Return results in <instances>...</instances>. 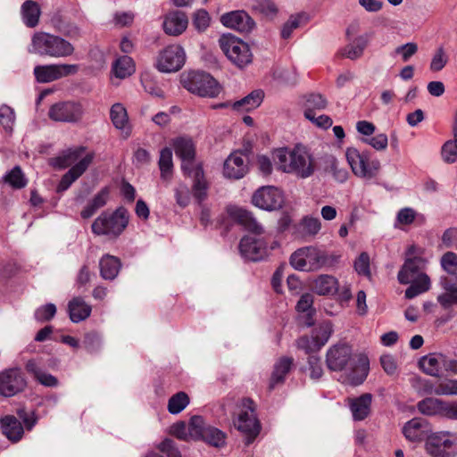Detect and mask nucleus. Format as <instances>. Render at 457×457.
Here are the masks:
<instances>
[{"label": "nucleus", "instance_id": "f257e3e1", "mask_svg": "<svg viewBox=\"0 0 457 457\" xmlns=\"http://www.w3.org/2000/svg\"><path fill=\"white\" fill-rule=\"evenodd\" d=\"M95 159V153L87 151L84 146H77L62 151L59 155L52 158L49 163L56 169L70 170L62 177L57 192L66 191L79 178H80Z\"/></svg>", "mask_w": 457, "mask_h": 457}, {"label": "nucleus", "instance_id": "f03ea898", "mask_svg": "<svg viewBox=\"0 0 457 457\" xmlns=\"http://www.w3.org/2000/svg\"><path fill=\"white\" fill-rule=\"evenodd\" d=\"M272 158L278 170L301 179H307L315 171L314 157L303 145H296L293 148L276 149L272 153Z\"/></svg>", "mask_w": 457, "mask_h": 457}, {"label": "nucleus", "instance_id": "7ed1b4c3", "mask_svg": "<svg viewBox=\"0 0 457 457\" xmlns=\"http://www.w3.org/2000/svg\"><path fill=\"white\" fill-rule=\"evenodd\" d=\"M426 259H404V262L397 274L399 283L411 286L405 290V297L408 299L423 294L430 289L429 277L422 272L427 266Z\"/></svg>", "mask_w": 457, "mask_h": 457}, {"label": "nucleus", "instance_id": "20e7f679", "mask_svg": "<svg viewBox=\"0 0 457 457\" xmlns=\"http://www.w3.org/2000/svg\"><path fill=\"white\" fill-rule=\"evenodd\" d=\"M29 52L40 56L67 58L75 53V46L58 35L37 31L32 35Z\"/></svg>", "mask_w": 457, "mask_h": 457}, {"label": "nucleus", "instance_id": "39448f33", "mask_svg": "<svg viewBox=\"0 0 457 457\" xmlns=\"http://www.w3.org/2000/svg\"><path fill=\"white\" fill-rule=\"evenodd\" d=\"M130 220L129 211L118 207L114 211L103 212L92 223V232L110 240L117 239L127 228Z\"/></svg>", "mask_w": 457, "mask_h": 457}, {"label": "nucleus", "instance_id": "423d86ee", "mask_svg": "<svg viewBox=\"0 0 457 457\" xmlns=\"http://www.w3.org/2000/svg\"><path fill=\"white\" fill-rule=\"evenodd\" d=\"M332 263V257L314 246L299 248L290 256V264L301 271H315Z\"/></svg>", "mask_w": 457, "mask_h": 457}, {"label": "nucleus", "instance_id": "0eeeda50", "mask_svg": "<svg viewBox=\"0 0 457 457\" xmlns=\"http://www.w3.org/2000/svg\"><path fill=\"white\" fill-rule=\"evenodd\" d=\"M346 160L353 173L362 179H375L380 170V162L369 152H360L356 148H348L345 153Z\"/></svg>", "mask_w": 457, "mask_h": 457}, {"label": "nucleus", "instance_id": "6e6552de", "mask_svg": "<svg viewBox=\"0 0 457 457\" xmlns=\"http://www.w3.org/2000/svg\"><path fill=\"white\" fill-rule=\"evenodd\" d=\"M219 46L227 58L240 69L253 61V54L248 44L236 36L222 35L219 39Z\"/></svg>", "mask_w": 457, "mask_h": 457}, {"label": "nucleus", "instance_id": "1a4fd4ad", "mask_svg": "<svg viewBox=\"0 0 457 457\" xmlns=\"http://www.w3.org/2000/svg\"><path fill=\"white\" fill-rule=\"evenodd\" d=\"M182 86L191 92L203 97H216L220 92L218 82L208 73L189 71L181 76Z\"/></svg>", "mask_w": 457, "mask_h": 457}, {"label": "nucleus", "instance_id": "9d476101", "mask_svg": "<svg viewBox=\"0 0 457 457\" xmlns=\"http://www.w3.org/2000/svg\"><path fill=\"white\" fill-rule=\"evenodd\" d=\"M425 451L430 457H455L457 435L448 431L431 433L425 441Z\"/></svg>", "mask_w": 457, "mask_h": 457}, {"label": "nucleus", "instance_id": "9b49d317", "mask_svg": "<svg viewBox=\"0 0 457 457\" xmlns=\"http://www.w3.org/2000/svg\"><path fill=\"white\" fill-rule=\"evenodd\" d=\"M235 427L246 436V445H250L260 432L261 427L255 414V406L251 399H243Z\"/></svg>", "mask_w": 457, "mask_h": 457}, {"label": "nucleus", "instance_id": "f8f14e48", "mask_svg": "<svg viewBox=\"0 0 457 457\" xmlns=\"http://www.w3.org/2000/svg\"><path fill=\"white\" fill-rule=\"evenodd\" d=\"M79 71V64L52 63L35 66L33 74L38 83H49L65 77L75 75Z\"/></svg>", "mask_w": 457, "mask_h": 457}, {"label": "nucleus", "instance_id": "ddd939ff", "mask_svg": "<svg viewBox=\"0 0 457 457\" xmlns=\"http://www.w3.org/2000/svg\"><path fill=\"white\" fill-rule=\"evenodd\" d=\"M83 114V105L75 101L58 102L48 111V117L57 122L76 123L82 119Z\"/></svg>", "mask_w": 457, "mask_h": 457}, {"label": "nucleus", "instance_id": "4468645a", "mask_svg": "<svg viewBox=\"0 0 457 457\" xmlns=\"http://www.w3.org/2000/svg\"><path fill=\"white\" fill-rule=\"evenodd\" d=\"M186 62V53L179 45H170L160 52L156 67L162 72L179 71Z\"/></svg>", "mask_w": 457, "mask_h": 457}, {"label": "nucleus", "instance_id": "2eb2a0df", "mask_svg": "<svg viewBox=\"0 0 457 457\" xmlns=\"http://www.w3.org/2000/svg\"><path fill=\"white\" fill-rule=\"evenodd\" d=\"M284 202L282 191L273 186L262 187L252 196L253 204L265 211L278 210L283 206Z\"/></svg>", "mask_w": 457, "mask_h": 457}, {"label": "nucleus", "instance_id": "dca6fc26", "mask_svg": "<svg viewBox=\"0 0 457 457\" xmlns=\"http://www.w3.org/2000/svg\"><path fill=\"white\" fill-rule=\"evenodd\" d=\"M353 351L347 344H337L330 346L326 353V364L328 370L341 371L352 368Z\"/></svg>", "mask_w": 457, "mask_h": 457}, {"label": "nucleus", "instance_id": "f3484780", "mask_svg": "<svg viewBox=\"0 0 457 457\" xmlns=\"http://www.w3.org/2000/svg\"><path fill=\"white\" fill-rule=\"evenodd\" d=\"M27 380L20 368H9L0 372V395L11 397L22 392Z\"/></svg>", "mask_w": 457, "mask_h": 457}, {"label": "nucleus", "instance_id": "a211bd4d", "mask_svg": "<svg viewBox=\"0 0 457 457\" xmlns=\"http://www.w3.org/2000/svg\"><path fill=\"white\" fill-rule=\"evenodd\" d=\"M420 368L424 373L432 377H438L442 369L457 373V361L447 360L439 353H430L423 356L419 361Z\"/></svg>", "mask_w": 457, "mask_h": 457}, {"label": "nucleus", "instance_id": "6ab92c4d", "mask_svg": "<svg viewBox=\"0 0 457 457\" xmlns=\"http://www.w3.org/2000/svg\"><path fill=\"white\" fill-rule=\"evenodd\" d=\"M175 154L182 160V170L186 175H191V170L201 164L195 162V147L191 138L180 137L172 142Z\"/></svg>", "mask_w": 457, "mask_h": 457}, {"label": "nucleus", "instance_id": "aec40b11", "mask_svg": "<svg viewBox=\"0 0 457 457\" xmlns=\"http://www.w3.org/2000/svg\"><path fill=\"white\" fill-rule=\"evenodd\" d=\"M266 245L264 238H255L253 236H245L240 241L239 250L243 257L256 262L265 256Z\"/></svg>", "mask_w": 457, "mask_h": 457}, {"label": "nucleus", "instance_id": "412c9836", "mask_svg": "<svg viewBox=\"0 0 457 457\" xmlns=\"http://www.w3.org/2000/svg\"><path fill=\"white\" fill-rule=\"evenodd\" d=\"M220 22L227 28L239 32H250L254 27L253 19L244 11H233L220 17Z\"/></svg>", "mask_w": 457, "mask_h": 457}, {"label": "nucleus", "instance_id": "4be33fe9", "mask_svg": "<svg viewBox=\"0 0 457 457\" xmlns=\"http://www.w3.org/2000/svg\"><path fill=\"white\" fill-rule=\"evenodd\" d=\"M248 171L245 157L242 152L236 151L226 159L223 166L225 177L233 179L243 178Z\"/></svg>", "mask_w": 457, "mask_h": 457}, {"label": "nucleus", "instance_id": "5701e85b", "mask_svg": "<svg viewBox=\"0 0 457 457\" xmlns=\"http://www.w3.org/2000/svg\"><path fill=\"white\" fill-rule=\"evenodd\" d=\"M228 212L231 218L243 225L245 228L251 233L256 236H262L264 234L263 227L256 220L249 211L237 206H230L228 208Z\"/></svg>", "mask_w": 457, "mask_h": 457}, {"label": "nucleus", "instance_id": "b1692460", "mask_svg": "<svg viewBox=\"0 0 457 457\" xmlns=\"http://www.w3.org/2000/svg\"><path fill=\"white\" fill-rule=\"evenodd\" d=\"M403 434L410 442H421L427 439L428 428L426 420L414 418L407 421L403 427Z\"/></svg>", "mask_w": 457, "mask_h": 457}, {"label": "nucleus", "instance_id": "393cba45", "mask_svg": "<svg viewBox=\"0 0 457 457\" xmlns=\"http://www.w3.org/2000/svg\"><path fill=\"white\" fill-rule=\"evenodd\" d=\"M188 20L187 15L180 11H175L168 13L163 21V29L166 34L170 36H179L187 28Z\"/></svg>", "mask_w": 457, "mask_h": 457}, {"label": "nucleus", "instance_id": "a878e982", "mask_svg": "<svg viewBox=\"0 0 457 457\" xmlns=\"http://www.w3.org/2000/svg\"><path fill=\"white\" fill-rule=\"evenodd\" d=\"M41 361L38 359H29L25 363V370L41 385L48 387L57 386V378L43 371L41 369Z\"/></svg>", "mask_w": 457, "mask_h": 457}, {"label": "nucleus", "instance_id": "bb28decb", "mask_svg": "<svg viewBox=\"0 0 457 457\" xmlns=\"http://www.w3.org/2000/svg\"><path fill=\"white\" fill-rule=\"evenodd\" d=\"M189 177H193V185H192V194L195 200L198 204L204 203L208 196V188L209 185L207 180L204 178V170L202 166H195L191 170V175Z\"/></svg>", "mask_w": 457, "mask_h": 457}, {"label": "nucleus", "instance_id": "cd10ccee", "mask_svg": "<svg viewBox=\"0 0 457 457\" xmlns=\"http://www.w3.org/2000/svg\"><path fill=\"white\" fill-rule=\"evenodd\" d=\"M372 395L363 394L356 398H349L348 404L354 420H363L370 413Z\"/></svg>", "mask_w": 457, "mask_h": 457}, {"label": "nucleus", "instance_id": "c85d7f7f", "mask_svg": "<svg viewBox=\"0 0 457 457\" xmlns=\"http://www.w3.org/2000/svg\"><path fill=\"white\" fill-rule=\"evenodd\" d=\"M294 360L291 357H281L274 364V370L272 371L269 388L272 390L278 384H282L285 381L286 376L290 371Z\"/></svg>", "mask_w": 457, "mask_h": 457}, {"label": "nucleus", "instance_id": "c756f323", "mask_svg": "<svg viewBox=\"0 0 457 457\" xmlns=\"http://www.w3.org/2000/svg\"><path fill=\"white\" fill-rule=\"evenodd\" d=\"M312 290L320 295L335 294L338 289V281L330 275H320L312 282Z\"/></svg>", "mask_w": 457, "mask_h": 457}, {"label": "nucleus", "instance_id": "7c9ffc66", "mask_svg": "<svg viewBox=\"0 0 457 457\" xmlns=\"http://www.w3.org/2000/svg\"><path fill=\"white\" fill-rule=\"evenodd\" d=\"M21 18L29 28H35L39 22L41 10L38 4L33 0L25 1L21 7Z\"/></svg>", "mask_w": 457, "mask_h": 457}, {"label": "nucleus", "instance_id": "2f4dec72", "mask_svg": "<svg viewBox=\"0 0 457 457\" xmlns=\"http://www.w3.org/2000/svg\"><path fill=\"white\" fill-rule=\"evenodd\" d=\"M110 198V189L105 187L102 188L93 199L87 204V206L81 211L80 215L83 219H88L92 217L96 212L105 206Z\"/></svg>", "mask_w": 457, "mask_h": 457}, {"label": "nucleus", "instance_id": "473e14b6", "mask_svg": "<svg viewBox=\"0 0 457 457\" xmlns=\"http://www.w3.org/2000/svg\"><path fill=\"white\" fill-rule=\"evenodd\" d=\"M68 311L71 321L78 323L86 320L91 313V306L88 305L82 298L75 297L70 301Z\"/></svg>", "mask_w": 457, "mask_h": 457}, {"label": "nucleus", "instance_id": "72a5a7b5", "mask_svg": "<svg viewBox=\"0 0 457 457\" xmlns=\"http://www.w3.org/2000/svg\"><path fill=\"white\" fill-rule=\"evenodd\" d=\"M3 433L13 442L19 441L23 435V427L19 420L13 416H5L1 420Z\"/></svg>", "mask_w": 457, "mask_h": 457}, {"label": "nucleus", "instance_id": "f704fd0d", "mask_svg": "<svg viewBox=\"0 0 457 457\" xmlns=\"http://www.w3.org/2000/svg\"><path fill=\"white\" fill-rule=\"evenodd\" d=\"M304 117L312 119L315 111H322L327 108L328 100L320 94L311 93L304 96Z\"/></svg>", "mask_w": 457, "mask_h": 457}, {"label": "nucleus", "instance_id": "c9c22d12", "mask_svg": "<svg viewBox=\"0 0 457 457\" xmlns=\"http://www.w3.org/2000/svg\"><path fill=\"white\" fill-rule=\"evenodd\" d=\"M263 93L254 90L239 101L233 103L232 108L237 112H250L257 108L262 102Z\"/></svg>", "mask_w": 457, "mask_h": 457}, {"label": "nucleus", "instance_id": "e433bc0d", "mask_svg": "<svg viewBox=\"0 0 457 457\" xmlns=\"http://www.w3.org/2000/svg\"><path fill=\"white\" fill-rule=\"evenodd\" d=\"M419 411L427 416L439 415L444 417L445 401L438 398L428 397L418 403Z\"/></svg>", "mask_w": 457, "mask_h": 457}, {"label": "nucleus", "instance_id": "4c0bfd02", "mask_svg": "<svg viewBox=\"0 0 457 457\" xmlns=\"http://www.w3.org/2000/svg\"><path fill=\"white\" fill-rule=\"evenodd\" d=\"M368 44L369 37L366 35L360 36L345 46L342 54L350 60H357L362 56Z\"/></svg>", "mask_w": 457, "mask_h": 457}, {"label": "nucleus", "instance_id": "58836bf2", "mask_svg": "<svg viewBox=\"0 0 457 457\" xmlns=\"http://www.w3.org/2000/svg\"><path fill=\"white\" fill-rule=\"evenodd\" d=\"M100 273L104 279H113L120 268V260L112 255L106 254L100 260Z\"/></svg>", "mask_w": 457, "mask_h": 457}, {"label": "nucleus", "instance_id": "ea45409f", "mask_svg": "<svg viewBox=\"0 0 457 457\" xmlns=\"http://www.w3.org/2000/svg\"><path fill=\"white\" fill-rule=\"evenodd\" d=\"M161 178L170 181L173 171L172 151L169 147L162 149L158 162Z\"/></svg>", "mask_w": 457, "mask_h": 457}, {"label": "nucleus", "instance_id": "a19ab883", "mask_svg": "<svg viewBox=\"0 0 457 457\" xmlns=\"http://www.w3.org/2000/svg\"><path fill=\"white\" fill-rule=\"evenodd\" d=\"M333 333V324L330 320L320 322L313 330L312 337L316 341V345L321 348L328 341Z\"/></svg>", "mask_w": 457, "mask_h": 457}, {"label": "nucleus", "instance_id": "79ce46f5", "mask_svg": "<svg viewBox=\"0 0 457 457\" xmlns=\"http://www.w3.org/2000/svg\"><path fill=\"white\" fill-rule=\"evenodd\" d=\"M112 69L116 77L124 79L134 73L135 64L131 57L124 55L116 60Z\"/></svg>", "mask_w": 457, "mask_h": 457}, {"label": "nucleus", "instance_id": "37998d69", "mask_svg": "<svg viewBox=\"0 0 457 457\" xmlns=\"http://www.w3.org/2000/svg\"><path fill=\"white\" fill-rule=\"evenodd\" d=\"M110 117L116 129L124 130L128 128L129 118L127 110L121 104H114L112 106Z\"/></svg>", "mask_w": 457, "mask_h": 457}, {"label": "nucleus", "instance_id": "c03bdc74", "mask_svg": "<svg viewBox=\"0 0 457 457\" xmlns=\"http://www.w3.org/2000/svg\"><path fill=\"white\" fill-rule=\"evenodd\" d=\"M189 403V397L184 392L173 395L168 402V411L171 414L181 412Z\"/></svg>", "mask_w": 457, "mask_h": 457}, {"label": "nucleus", "instance_id": "a18cd8bd", "mask_svg": "<svg viewBox=\"0 0 457 457\" xmlns=\"http://www.w3.org/2000/svg\"><path fill=\"white\" fill-rule=\"evenodd\" d=\"M418 216L417 212L411 207H404L398 211L395 221V228H403L404 226H409L414 222Z\"/></svg>", "mask_w": 457, "mask_h": 457}, {"label": "nucleus", "instance_id": "49530a36", "mask_svg": "<svg viewBox=\"0 0 457 457\" xmlns=\"http://www.w3.org/2000/svg\"><path fill=\"white\" fill-rule=\"evenodd\" d=\"M3 180L9 184L12 187L20 189L27 185V179L24 177L20 167H14L9 171L4 178Z\"/></svg>", "mask_w": 457, "mask_h": 457}, {"label": "nucleus", "instance_id": "de8ad7c7", "mask_svg": "<svg viewBox=\"0 0 457 457\" xmlns=\"http://www.w3.org/2000/svg\"><path fill=\"white\" fill-rule=\"evenodd\" d=\"M15 119V112L12 108L6 104L0 106V124L6 132H12Z\"/></svg>", "mask_w": 457, "mask_h": 457}, {"label": "nucleus", "instance_id": "09e8293b", "mask_svg": "<svg viewBox=\"0 0 457 457\" xmlns=\"http://www.w3.org/2000/svg\"><path fill=\"white\" fill-rule=\"evenodd\" d=\"M412 387L422 395H436V384L428 379L415 376L411 378Z\"/></svg>", "mask_w": 457, "mask_h": 457}, {"label": "nucleus", "instance_id": "8fccbe9b", "mask_svg": "<svg viewBox=\"0 0 457 457\" xmlns=\"http://www.w3.org/2000/svg\"><path fill=\"white\" fill-rule=\"evenodd\" d=\"M299 227L303 235L314 236L320 230L321 223L319 218L305 216L302 219Z\"/></svg>", "mask_w": 457, "mask_h": 457}, {"label": "nucleus", "instance_id": "3c124183", "mask_svg": "<svg viewBox=\"0 0 457 457\" xmlns=\"http://www.w3.org/2000/svg\"><path fill=\"white\" fill-rule=\"evenodd\" d=\"M207 428L208 426L205 424L202 417L194 416L190 419L188 430L190 432L191 439H201Z\"/></svg>", "mask_w": 457, "mask_h": 457}, {"label": "nucleus", "instance_id": "603ef678", "mask_svg": "<svg viewBox=\"0 0 457 457\" xmlns=\"http://www.w3.org/2000/svg\"><path fill=\"white\" fill-rule=\"evenodd\" d=\"M201 439L216 447H220L225 444L224 434L218 428L211 426H208V428Z\"/></svg>", "mask_w": 457, "mask_h": 457}, {"label": "nucleus", "instance_id": "864d4df0", "mask_svg": "<svg viewBox=\"0 0 457 457\" xmlns=\"http://www.w3.org/2000/svg\"><path fill=\"white\" fill-rule=\"evenodd\" d=\"M448 60H449L448 55H447L445 50L444 49V47H442V46L438 47L435 51V53L432 56V59H431V62L429 64L430 71H432L434 72L442 71L447 64Z\"/></svg>", "mask_w": 457, "mask_h": 457}, {"label": "nucleus", "instance_id": "5fc2aeb1", "mask_svg": "<svg viewBox=\"0 0 457 457\" xmlns=\"http://www.w3.org/2000/svg\"><path fill=\"white\" fill-rule=\"evenodd\" d=\"M306 21L303 14L292 15L287 21L283 25L281 30V37L285 39L290 37L294 29L299 28Z\"/></svg>", "mask_w": 457, "mask_h": 457}, {"label": "nucleus", "instance_id": "6e6d98bb", "mask_svg": "<svg viewBox=\"0 0 457 457\" xmlns=\"http://www.w3.org/2000/svg\"><path fill=\"white\" fill-rule=\"evenodd\" d=\"M359 368L357 370H354V373L357 372L358 375H350L348 377V382L353 386H358L361 385L364 379L367 377L368 374V369H369V361L366 357H361L359 359Z\"/></svg>", "mask_w": 457, "mask_h": 457}, {"label": "nucleus", "instance_id": "4d7b16f0", "mask_svg": "<svg viewBox=\"0 0 457 457\" xmlns=\"http://www.w3.org/2000/svg\"><path fill=\"white\" fill-rule=\"evenodd\" d=\"M441 156L445 162L453 163L457 161V141H446L441 148Z\"/></svg>", "mask_w": 457, "mask_h": 457}, {"label": "nucleus", "instance_id": "13d9d810", "mask_svg": "<svg viewBox=\"0 0 457 457\" xmlns=\"http://www.w3.org/2000/svg\"><path fill=\"white\" fill-rule=\"evenodd\" d=\"M440 265L447 274L457 273V254L453 252H446L440 259Z\"/></svg>", "mask_w": 457, "mask_h": 457}, {"label": "nucleus", "instance_id": "bf43d9fd", "mask_svg": "<svg viewBox=\"0 0 457 457\" xmlns=\"http://www.w3.org/2000/svg\"><path fill=\"white\" fill-rule=\"evenodd\" d=\"M436 395H457V380L444 379L436 383Z\"/></svg>", "mask_w": 457, "mask_h": 457}, {"label": "nucleus", "instance_id": "052dcab7", "mask_svg": "<svg viewBox=\"0 0 457 457\" xmlns=\"http://www.w3.org/2000/svg\"><path fill=\"white\" fill-rule=\"evenodd\" d=\"M102 340L98 333L91 331L84 336L83 345L89 353H96L101 347Z\"/></svg>", "mask_w": 457, "mask_h": 457}, {"label": "nucleus", "instance_id": "680f3d73", "mask_svg": "<svg viewBox=\"0 0 457 457\" xmlns=\"http://www.w3.org/2000/svg\"><path fill=\"white\" fill-rule=\"evenodd\" d=\"M210 15L205 10L200 9L195 12L193 25L199 32L204 31L210 26Z\"/></svg>", "mask_w": 457, "mask_h": 457}, {"label": "nucleus", "instance_id": "e2e57ef3", "mask_svg": "<svg viewBox=\"0 0 457 457\" xmlns=\"http://www.w3.org/2000/svg\"><path fill=\"white\" fill-rule=\"evenodd\" d=\"M354 269L358 274L365 277L370 276V256L367 253H361L354 262Z\"/></svg>", "mask_w": 457, "mask_h": 457}, {"label": "nucleus", "instance_id": "0e129e2a", "mask_svg": "<svg viewBox=\"0 0 457 457\" xmlns=\"http://www.w3.org/2000/svg\"><path fill=\"white\" fill-rule=\"evenodd\" d=\"M56 313V307L54 303H47L39 308L35 312V319L38 321H47L54 318Z\"/></svg>", "mask_w": 457, "mask_h": 457}, {"label": "nucleus", "instance_id": "69168bd1", "mask_svg": "<svg viewBox=\"0 0 457 457\" xmlns=\"http://www.w3.org/2000/svg\"><path fill=\"white\" fill-rule=\"evenodd\" d=\"M176 203L181 208L187 207L190 203V193L185 184H179L174 190Z\"/></svg>", "mask_w": 457, "mask_h": 457}, {"label": "nucleus", "instance_id": "338daca9", "mask_svg": "<svg viewBox=\"0 0 457 457\" xmlns=\"http://www.w3.org/2000/svg\"><path fill=\"white\" fill-rule=\"evenodd\" d=\"M170 433L176 436L178 439L183 441L191 440L190 432L188 430V427L185 422L180 421L173 424L170 428Z\"/></svg>", "mask_w": 457, "mask_h": 457}, {"label": "nucleus", "instance_id": "774afa93", "mask_svg": "<svg viewBox=\"0 0 457 457\" xmlns=\"http://www.w3.org/2000/svg\"><path fill=\"white\" fill-rule=\"evenodd\" d=\"M441 287L451 293H457V273L456 274H445L440 277Z\"/></svg>", "mask_w": 457, "mask_h": 457}]
</instances>
